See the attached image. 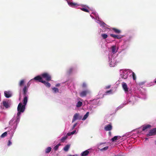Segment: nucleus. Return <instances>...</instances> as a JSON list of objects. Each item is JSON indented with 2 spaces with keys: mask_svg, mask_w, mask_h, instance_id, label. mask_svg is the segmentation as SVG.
<instances>
[{
  "mask_svg": "<svg viewBox=\"0 0 156 156\" xmlns=\"http://www.w3.org/2000/svg\"><path fill=\"white\" fill-rule=\"evenodd\" d=\"M124 92L127 95L129 96V94H130V96L129 98H127L126 101L116 108V111L122 108L127 104L133 105L138 100L139 98H142L144 99L147 98L146 91L144 90H141L137 88H134L132 90L129 87Z\"/></svg>",
  "mask_w": 156,
  "mask_h": 156,
  "instance_id": "obj_1",
  "label": "nucleus"
},
{
  "mask_svg": "<svg viewBox=\"0 0 156 156\" xmlns=\"http://www.w3.org/2000/svg\"><path fill=\"white\" fill-rule=\"evenodd\" d=\"M124 92L127 95L129 96V94H130V96L129 98H127L126 101L116 108V111L122 108L127 104L133 105L138 100L139 98H142L144 99L147 98L146 91L144 90H141L137 88H134L132 90L129 87Z\"/></svg>",
  "mask_w": 156,
  "mask_h": 156,
  "instance_id": "obj_2",
  "label": "nucleus"
},
{
  "mask_svg": "<svg viewBox=\"0 0 156 156\" xmlns=\"http://www.w3.org/2000/svg\"><path fill=\"white\" fill-rule=\"evenodd\" d=\"M133 37L132 36L129 35L123 39L122 45L121 46V48L123 50L127 49L129 47Z\"/></svg>",
  "mask_w": 156,
  "mask_h": 156,
  "instance_id": "obj_3",
  "label": "nucleus"
},
{
  "mask_svg": "<svg viewBox=\"0 0 156 156\" xmlns=\"http://www.w3.org/2000/svg\"><path fill=\"white\" fill-rule=\"evenodd\" d=\"M132 71L128 69H122L120 70V75L121 78L126 79Z\"/></svg>",
  "mask_w": 156,
  "mask_h": 156,
  "instance_id": "obj_4",
  "label": "nucleus"
},
{
  "mask_svg": "<svg viewBox=\"0 0 156 156\" xmlns=\"http://www.w3.org/2000/svg\"><path fill=\"white\" fill-rule=\"evenodd\" d=\"M110 55L109 54V66L110 67H114L116 65V59L114 56H111L110 57Z\"/></svg>",
  "mask_w": 156,
  "mask_h": 156,
  "instance_id": "obj_5",
  "label": "nucleus"
},
{
  "mask_svg": "<svg viewBox=\"0 0 156 156\" xmlns=\"http://www.w3.org/2000/svg\"><path fill=\"white\" fill-rule=\"evenodd\" d=\"M25 106L24 105H22L21 103H20L17 107L18 113L17 115L18 116H19L21 112H23L25 109Z\"/></svg>",
  "mask_w": 156,
  "mask_h": 156,
  "instance_id": "obj_6",
  "label": "nucleus"
},
{
  "mask_svg": "<svg viewBox=\"0 0 156 156\" xmlns=\"http://www.w3.org/2000/svg\"><path fill=\"white\" fill-rule=\"evenodd\" d=\"M110 49L111 51V54L110 55V56H112L113 55L117 52L118 50V48L116 47V45H114L111 47ZM109 54H110V53Z\"/></svg>",
  "mask_w": 156,
  "mask_h": 156,
  "instance_id": "obj_7",
  "label": "nucleus"
},
{
  "mask_svg": "<svg viewBox=\"0 0 156 156\" xmlns=\"http://www.w3.org/2000/svg\"><path fill=\"white\" fill-rule=\"evenodd\" d=\"M42 78L45 79L46 80L48 81L51 80V76L47 73H44L41 75Z\"/></svg>",
  "mask_w": 156,
  "mask_h": 156,
  "instance_id": "obj_8",
  "label": "nucleus"
},
{
  "mask_svg": "<svg viewBox=\"0 0 156 156\" xmlns=\"http://www.w3.org/2000/svg\"><path fill=\"white\" fill-rule=\"evenodd\" d=\"M155 135H156V127L150 130L148 133L147 134V136H151Z\"/></svg>",
  "mask_w": 156,
  "mask_h": 156,
  "instance_id": "obj_9",
  "label": "nucleus"
},
{
  "mask_svg": "<svg viewBox=\"0 0 156 156\" xmlns=\"http://www.w3.org/2000/svg\"><path fill=\"white\" fill-rule=\"evenodd\" d=\"M110 36L115 39H120L124 36V35H116L113 34H110Z\"/></svg>",
  "mask_w": 156,
  "mask_h": 156,
  "instance_id": "obj_10",
  "label": "nucleus"
},
{
  "mask_svg": "<svg viewBox=\"0 0 156 156\" xmlns=\"http://www.w3.org/2000/svg\"><path fill=\"white\" fill-rule=\"evenodd\" d=\"M89 93L88 90H85L82 91L80 94V96L81 97H83L86 96V95Z\"/></svg>",
  "mask_w": 156,
  "mask_h": 156,
  "instance_id": "obj_11",
  "label": "nucleus"
},
{
  "mask_svg": "<svg viewBox=\"0 0 156 156\" xmlns=\"http://www.w3.org/2000/svg\"><path fill=\"white\" fill-rule=\"evenodd\" d=\"M122 86L123 90L125 91L127 90L129 87L128 86L127 84L125 82H122Z\"/></svg>",
  "mask_w": 156,
  "mask_h": 156,
  "instance_id": "obj_12",
  "label": "nucleus"
},
{
  "mask_svg": "<svg viewBox=\"0 0 156 156\" xmlns=\"http://www.w3.org/2000/svg\"><path fill=\"white\" fill-rule=\"evenodd\" d=\"M121 138V136H116L113 137V138L110 139V140L112 142H115L116 140L119 139Z\"/></svg>",
  "mask_w": 156,
  "mask_h": 156,
  "instance_id": "obj_13",
  "label": "nucleus"
},
{
  "mask_svg": "<svg viewBox=\"0 0 156 156\" xmlns=\"http://www.w3.org/2000/svg\"><path fill=\"white\" fill-rule=\"evenodd\" d=\"M151 126L149 124H147L146 125H144L142 126V131H144L147 129L150 128L151 127Z\"/></svg>",
  "mask_w": 156,
  "mask_h": 156,
  "instance_id": "obj_14",
  "label": "nucleus"
},
{
  "mask_svg": "<svg viewBox=\"0 0 156 156\" xmlns=\"http://www.w3.org/2000/svg\"><path fill=\"white\" fill-rule=\"evenodd\" d=\"M68 4L71 7L74 8H76L79 5L76 3L73 2H68Z\"/></svg>",
  "mask_w": 156,
  "mask_h": 156,
  "instance_id": "obj_15",
  "label": "nucleus"
},
{
  "mask_svg": "<svg viewBox=\"0 0 156 156\" xmlns=\"http://www.w3.org/2000/svg\"><path fill=\"white\" fill-rule=\"evenodd\" d=\"M34 79L35 80H38L39 82L42 83V81L43 80H42V77H41L40 76H37L35 77Z\"/></svg>",
  "mask_w": 156,
  "mask_h": 156,
  "instance_id": "obj_16",
  "label": "nucleus"
},
{
  "mask_svg": "<svg viewBox=\"0 0 156 156\" xmlns=\"http://www.w3.org/2000/svg\"><path fill=\"white\" fill-rule=\"evenodd\" d=\"M89 150H87L84 151L83 152L81 153V155L82 156H87L89 153Z\"/></svg>",
  "mask_w": 156,
  "mask_h": 156,
  "instance_id": "obj_17",
  "label": "nucleus"
},
{
  "mask_svg": "<svg viewBox=\"0 0 156 156\" xmlns=\"http://www.w3.org/2000/svg\"><path fill=\"white\" fill-rule=\"evenodd\" d=\"M112 30H113L114 31V32L115 33L119 34H120L121 33L122 31H121V30H120L119 29L115 28H112Z\"/></svg>",
  "mask_w": 156,
  "mask_h": 156,
  "instance_id": "obj_18",
  "label": "nucleus"
},
{
  "mask_svg": "<svg viewBox=\"0 0 156 156\" xmlns=\"http://www.w3.org/2000/svg\"><path fill=\"white\" fill-rule=\"evenodd\" d=\"M42 83H44L47 87H49L51 86V84L48 82L43 80L42 81Z\"/></svg>",
  "mask_w": 156,
  "mask_h": 156,
  "instance_id": "obj_19",
  "label": "nucleus"
},
{
  "mask_svg": "<svg viewBox=\"0 0 156 156\" xmlns=\"http://www.w3.org/2000/svg\"><path fill=\"white\" fill-rule=\"evenodd\" d=\"M79 116V114L77 113H76L73 116V118L72 120V122H74L75 120H77Z\"/></svg>",
  "mask_w": 156,
  "mask_h": 156,
  "instance_id": "obj_20",
  "label": "nucleus"
},
{
  "mask_svg": "<svg viewBox=\"0 0 156 156\" xmlns=\"http://www.w3.org/2000/svg\"><path fill=\"white\" fill-rule=\"evenodd\" d=\"M3 105L6 108H8L9 107L8 102L5 101H3Z\"/></svg>",
  "mask_w": 156,
  "mask_h": 156,
  "instance_id": "obj_21",
  "label": "nucleus"
},
{
  "mask_svg": "<svg viewBox=\"0 0 156 156\" xmlns=\"http://www.w3.org/2000/svg\"><path fill=\"white\" fill-rule=\"evenodd\" d=\"M131 73L130 76H132L133 80H135L136 79V76L135 73L132 71L131 72Z\"/></svg>",
  "mask_w": 156,
  "mask_h": 156,
  "instance_id": "obj_22",
  "label": "nucleus"
},
{
  "mask_svg": "<svg viewBox=\"0 0 156 156\" xmlns=\"http://www.w3.org/2000/svg\"><path fill=\"white\" fill-rule=\"evenodd\" d=\"M4 94L5 97L7 98H9L11 97V94L9 92L7 91L4 92Z\"/></svg>",
  "mask_w": 156,
  "mask_h": 156,
  "instance_id": "obj_23",
  "label": "nucleus"
},
{
  "mask_svg": "<svg viewBox=\"0 0 156 156\" xmlns=\"http://www.w3.org/2000/svg\"><path fill=\"white\" fill-rule=\"evenodd\" d=\"M28 98L27 96L24 97L23 98V104L24 105H26L27 104V101Z\"/></svg>",
  "mask_w": 156,
  "mask_h": 156,
  "instance_id": "obj_24",
  "label": "nucleus"
},
{
  "mask_svg": "<svg viewBox=\"0 0 156 156\" xmlns=\"http://www.w3.org/2000/svg\"><path fill=\"white\" fill-rule=\"evenodd\" d=\"M112 129V126L111 123L108 124V131H111Z\"/></svg>",
  "mask_w": 156,
  "mask_h": 156,
  "instance_id": "obj_25",
  "label": "nucleus"
},
{
  "mask_svg": "<svg viewBox=\"0 0 156 156\" xmlns=\"http://www.w3.org/2000/svg\"><path fill=\"white\" fill-rule=\"evenodd\" d=\"M70 147V145L67 144L66 146L63 148V150L65 151H68Z\"/></svg>",
  "mask_w": 156,
  "mask_h": 156,
  "instance_id": "obj_26",
  "label": "nucleus"
},
{
  "mask_svg": "<svg viewBox=\"0 0 156 156\" xmlns=\"http://www.w3.org/2000/svg\"><path fill=\"white\" fill-rule=\"evenodd\" d=\"M89 112H87L86 113V114L84 115L83 118L82 119V120H85L88 117V116L89 115Z\"/></svg>",
  "mask_w": 156,
  "mask_h": 156,
  "instance_id": "obj_27",
  "label": "nucleus"
},
{
  "mask_svg": "<svg viewBox=\"0 0 156 156\" xmlns=\"http://www.w3.org/2000/svg\"><path fill=\"white\" fill-rule=\"evenodd\" d=\"M115 92V91H114L112 89H110L108 90V94H112Z\"/></svg>",
  "mask_w": 156,
  "mask_h": 156,
  "instance_id": "obj_28",
  "label": "nucleus"
},
{
  "mask_svg": "<svg viewBox=\"0 0 156 156\" xmlns=\"http://www.w3.org/2000/svg\"><path fill=\"white\" fill-rule=\"evenodd\" d=\"M51 148L50 147H48L45 150V153H49L51 151Z\"/></svg>",
  "mask_w": 156,
  "mask_h": 156,
  "instance_id": "obj_29",
  "label": "nucleus"
},
{
  "mask_svg": "<svg viewBox=\"0 0 156 156\" xmlns=\"http://www.w3.org/2000/svg\"><path fill=\"white\" fill-rule=\"evenodd\" d=\"M82 105V102L80 101H79L76 105V107L78 108L80 107Z\"/></svg>",
  "mask_w": 156,
  "mask_h": 156,
  "instance_id": "obj_30",
  "label": "nucleus"
},
{
  "mask_svg": "<svg viewBox=\"0 0 156 156\" xmlns=\"http://www.w3.org/2000/svg\"><path fill=\"white\" fill-rule=\"evenodd\" d=\"M61 145V144H58L57 145H56L54 148V150L55 151H57L58 148V147L59 146H60Z\"/></svg>",
  "mask_w": 156,
  "mask_h": 156,
  "instance_id": "obj_31",
  "label": "nucleus"
},
{
  "mask_svg": "<svg viewBox=\"0 0 156 156\" xmlns=\"http://www.w3.org/2000/svg\"><path fill=\"white\" fill-rule=\"evenodd\" d=\"M7 132H5L1 135L0 136V137L2 138H4L7 136Z\"/></svg>",
  "mask_w": 156,
  "mask_h": 156,
  "instance_id": "obj_32",
  "label": "nucleus"
},
{
  "mask_svg": "<svg viewBox=\"0 0 156 156\" xmlns=\"http://www.w3.org/2000/svg\"><path fill=\"white\" fill-rule=\"evenodd\" d=\"M24 83V80H21L19 84V85L20 87H21L23 85Z\"/></svg>",
  "mask_w": 156,
  "mask_h": 156,
  "instance_id": "obj_33",
  "label": "nucleus"
},
{
  "mask_svg": "<svg viewBox=\"0 0 156 156\" xmlns=\"http://www.w3.org/2000/svg\"><path fill=\"white\" fill-rule=\"evenodd\" d=\"M81 9L82 11L86 12H89V11L86 8H82Z\"/></svg>",
  "mask_w": 156,
  "mask_h": 156,
  "instance_id": "obj_34",
  "label": "nucleus"
},
{
  "mask_svg": "<svg viewBox=\"0 0 156 156\" xmlns=\"http://www.w3.org/2000/svg\"><path fill=\"white\" fill-rule=\"evenodd\" d=\"M28 89V88L26 86H25L23 89V92H27Z\"/></svg>",
  "mask_w": 156,
  "mask_h": 156,
  "instance_id": "obj_35",
  "label": "nucleus"
},
{
  "mask_svg": "<svg viewBox=\"0 0 156 156\" xmlns=\"http://www.w3.org/2000/svg\"><path fill=\"white\" fill-rule=\"evenodd\" d=\"M67 138V136H65L64 137H63L61 139V140L62 142H63L65 140H66V139Z\"/></svg>",
  "mask_w": 156,
  "mask_h": 156,
  "instance_id": "obj_36",
  "label": "nucleus"
},
{
  "mask_svg": "<svg viewBox=\"0 0 156 156\" xmlns=\"http://www.w3.org/2000/svg\"><path fill=\"white\" fill-rule=\"evenodd\" d=\"M101 36L104 39H105L107 37V35L105 34H101Z\"/></svg>",
  "mask_w": 156,
  "mask_h": 156,
  "instance_id": "obj_37",
  "label": "nucleus"
},
{
  "mask_svg": "<svg viewBox=\"0 0 156 156\" xmlns=\"http://www.w3.org/2000/svg\"><path fill=\"white\" fill-rule=\"evenodd\" d=\"M52 90H53L54 91L55 93H56L57 92H58L59 91L58 89L57 88H55V87L53 88H52Z\"/></svg>",
  "mask_w": 156,
  "mask_h": 156,
  "instance_id": "obj_38",
  "label": "nucleus"
},
{
  "mask_svg": "<svg viewBox=\"0 0 156 156\" xmlns=\"http://www.w3.org/2000/svg\"><path fill=\"white\" fill-rule=\"evenodd\" d=\"M73 68H70L68 71V73L69 74H70L73 71Z\"/></svg>",
  "mask_w": 156,
  "mask_h": 156,
  "instance_id": "obj_39",
  "label": "nucleus"
},
{
  "mask_svg": "<svg viewBox=\"0 0 156 156\" xmlns=\"http://www.w3.org/2000/svg\"><path fill=\"white\" fill-rule=\"evenodd\" d=\"M144 82H142L139 83V85L140 86H141L143 85L145 83Z\"/></svg>",
  "mask_w": 156,
  "mask_h": 156,
  "instance_id": "obj_40",
  "label": "nucleus"
},
{
  "mask_svg": "<svg viewBox=\"0 0 156 156\" xmlns=\"http://www.w3.org/2000/svg\"><path fill=\"white\" fill-rule=\"evenodd\" d=\"M107 149V147H104V148L101 149H100V150L101 151H102L103 150H106Z\"/></svg>",
  "mask_w": 156,
  "mask_h": 156,
  "instance_id": "obj_41",
  "label": "nucleus"
},
{
  "mask_svg": "<svg viewBox=\"0 0 156 156\" xmlns=\"http://www.w3.org/2000/svg\"><path fill=\"white\" fill-rule=\"evenodd\" d=\"M12 144V142L10 140H9L8 144H7V145L8 146H9Z\"/></svg>",
  "mask_w": 156,
  "mask_h": 156,
  "instance_id": "obj_42",
  "label": "nucleus"
},
{
  "mask_svg": "<svg viewBox=\"0 0 156 156\" xmlns=\"http://www.w3.org/2000/svg\"><path fill=\"white\" fill-rule=\"evenodd\" d=\"M87 87L86 84L85 83H83L82 84V87L83 88H85V87Z\"/></svg>",
  "mask_w": 156,
  "mask_h": 156,
  "instance_id": "obj_43",
  "label": "nucleus"
},
{
  "mask_svg": "<svg viewBox=\"0 0 156 156\" xmlns=\"http://www.w3.org/2000/svg\"><path fill=\"white\" fill-rule=\"evenodd\" d=\"M154 83H156V78L154 80V82H152V83H151L152 84L151 85H150V86H151L152 85H154Z\"/></svg>",
  "mask_w": 156,
  "mask_h": 156,
  "instance_id": "obj_44",
  "label": "nucleus"
},
{
  "mask_svg": "<svg viewBox=\"0 0 156 156\" xmlns=\"http://www.w3.org/2000/svg\"><path fill=\"white\" fill-rule=\"evenodd\" d=\"M76 125H77V123H75L73 126V128H72V129H74L75 127L76 126Z\"/></svg>",
  "mask_w": 156,
  "mask_h": 156,
  "instance_id": "obj_45",
  "label": "nucleus"
},
{
  "mask_svg": "<svg viewBox=\"0 0 156 156\" xmlns=\"http://www.w3.org/2000/svg\"><path fill=\"white\" fill-rule=\"evenodd\" d=\"M76 132V130H74L73 131V132H71V134H72V135L74 134L75 132Z\"/></svg>",
  "mask_w": 156,
  "mask_h": 156,
  "instance_id": "obj_46",
  "label": "nucleus"
},
{
  "mask_svg": "<svg viewBox=\"0 0 156 156\" xmlns=\"http://www.w3.org/2000/svg\"><path fill=\"white\" fill-rule=\"evenodd\" d=\"M105 25H106L104 23H101V25L103 27H105Z\"/></svg>",
  "mask_w": 156,
  "mask_h": 156,
  "instance_id": "obj_47",
  "label": "nucleus"
},
{
  "mask_svg": "<svg viewBox=\"0 0 156 156\" xmlns=\"http://www.w3.org/2000/svg\"><path fill=\"white\" fill-rule=\"evenodd\" d=\"M27 92H23V94L24 95V97L27 96L26 94Z\"/></svg>",
  "mask_w": 156,
  "mask_h": 156,
  "instance_id": "obj_48",
  "label": "nucleus"
},
{
  "mask_svg": "<svg viewBox=\"0 0 156 156\" xmlns=\"http://www.w3.org/2000/svg\"><path fill=\"white\" fill-rule=\"evenodd\" d=\"M105 129L106 131H107V125L105 126Z\"/></svg>",
  "mask_w": 156,
  "mask_h": 156,
  "instance_id": "obj_49",
  "label": "nucleus"
},
{
  "mask_svg": "<svg viewBox=\"0 0 156 156\" xmlns=\"http://www.w3.org/2000/svg\"><path fill=\"white\" fill-rule=\"evenodd\" d=\"M68 133L67 134V135L68 136H70L71 135H72V134H71L70 133Z\"/></svg>",
  "mask_w": 156,
  "mask_h": 156,
  "instance_id": "obj_50",
  "label": "nucleus"
},
{
  "mask_svg": "<svg viewBox=\"0 0 156 156\" xmlns=\"http://www.w3.org/2000/svg\"><path fill=\"white\" fill-rule=\"evenodd\" d=\"M108 134H109V135L110 136H112V133H111V132H110V131H109L108 132Z\"/></svg>",
  "mask_w": 156,
  "mask_h": 156,
  "instance_id": "obj_51",
  "label": "nucleus"
},
{
  "mask_svg": "<svg viewBox=\"0 0 156 156\" xmlns=\"http://www.w3.org/2000/svg\"><path fill=\"white\" fill-rule=\"evenodd\" d=\"M30 83H29V82L28 83H27V86L28 88V87L30 86Z\"/></svg>",
  "mask_w": 156,
  "mask_h": 156,
  "instance_id": "obj_52",
  "label": "nucleus"
},
{
  "mask_svg": "<svg viewBox=\"0 0 156 156\" xmlns=\"http://www.w3.org/2000/svg\"><path fill=\"white\" fill-rule=\"evenodd\" d=\"M111 87V85H108V89H109Z\"/></svg>",
  "mask_w": 156,
  "mask_h": 156,
  "instance_id": "obj_53",
  "label": "nucleus"
},
{
  "mask_svg": "<svg viewBox=\"0 0 156 156\" xmlns=\"http://www.w3.org/2000/svg\"><path fill=\"white\" fill-rule=\"evenodd\" d=\"M114 156H123L117 155H115Z\"/></svg>",
  "mask_w": 156,
  "mask_h": 156,
  "instance_id": "obj_54",
  "label": "nucleus"
},
{
  "mask_svg": "<svg viewBox=\"0 0 156 156\" xmlns=\"http://www.w3.org/2000/svg\"><path fill=\"white\" fill-rule=\"evenodd\" d=\"M108 30H111V28H108Z\"/></svg>",
  "mask_w": 156,
  "mask_h": 156,
  "instance_id": "obj_55",
  "label": "nucleus"
},
{
  "mask_svg": "<svg viewBox=\"0 0 156 156\" xmlns=\"http://www.w3.org/2000/svg\"><path fill=\"white\" fill-rule=\"evenodd\" d=\"M60 84H57L56 85V86H59Z\"/></svg>",
  "mask_w": 156,
  "mask_h": 156,
  "instance_id": "obj_56",
  "label": "nucleus"
},
{
  "mask_svg": "<svg viewBox=\"0 0 156 156\" xmlns=\"http://www.w3.org/2000/svg\"><path fill=\"white\" fill-rule=\"evenodd\" d=\"M145 140H147L148 139V138H145Z\"/></svg>",
  "mask_w": 156,
  "mask_h": 156,
  "instance_id": "obj_57",
  "label": "nucleus"
},
{
  "mask_svg": "<svg viewBox=\"0 0 156 156\" xmlns=\"http://www.w3.org/2000/svg\"><path fill=\"white\" fill-rule=\"evenodd\" d=\"M127 135V134H126L125 135H124V136H129L128 134H127V135Z\"/></svg>",
  "mask_w": 156,
  "mask_h": 156,
  "instance_id": "obj_58",
  "label": "nucleus"
},
{
  "mask_svg": "<svg viewBox=\"0 0 156 156\" xmlns=\"http://www.w3.org/2000/svg\"><path fill=\"white\" fill-rule=\"evenodd\" d=\"M69 156H75V155H69Z\"/></svg>",
  "mask_w": 156,
  "mask_h": 156,
  "instance_id": "obj_59",
  "label": "nucleus"
},
{
  "mask_svg": "<svg viewBox=\"0 0 156 156\" xmlns=\"http://www.w3.org/2000/svg\"><path fill=\"white\" fill-rule=\"evenodd\" d=\"M155 145H156V140L155 141Z\"/></svg>",
  "mask_w": 156,
  "mask_h": 156,
  "instance_id": "obj_60",
  "label": "nucleus"
}]
</instances>
